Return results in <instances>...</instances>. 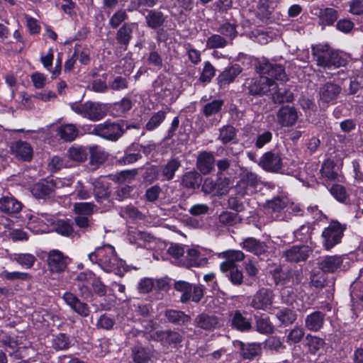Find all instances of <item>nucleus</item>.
<instances>
[{
  "instance_id": "nucleus-47",
  "label": "nucleus",
  "mask_w": 363,
  "mask_h": 363,
  "mask_svg": "<svg viewBox=\"0 0 363 363\" xmlns=\"http://www.w3.org/2000/svg\"><path fill=\"white\" fill-rule=\"evenodd\" d=\"M186 253L184 259H181L182 264L187 267H199L201 263L200 252L196 249H188Z\"/></svg>"
},
{
  "instance_id": "nucleus-29",
  "label": "nucleus",
  "mask_w": 363,
  "mask_h": 363,
  "mask_svg": "<svg viewBox=\"0 0 363 363\" xmlns=\"http://www.w3.org/2000/svg\"><path fill=\"white\" fill-rule=\"evenodd\" d=\"M241 72V68L238 65H234L227 67L218 76V83L220 86L229 84L233 82L235 77Z\"/></svg>"
},
{
  "instance_id": "nucleus-53",
  "label": "nucleus",
  "mask_w": 363,
  "mask_h": 363,
  "mask_svg": "<svg viewBox=\"0 0 363 363\" xmlns=\"http://www.w3.org/2000/svg\"><path fill=\"white\" fill-rule=\"evenodd\" d=\"M96 206L91 202L76 203L74 205V212L80 216H90L94 213Z\"/></svg>"
},
{
  "instance_id": "nucleus-27",
  "label": "nucleus",
  "mask_w": 363,
  "mask_h": 363,
  "mask_svg": "<svg viewBox=\"0 0 363 363\" xmlns=\"http://www.w3.org/2000/svg\"><path fill=\"white\" fill-rule=\"evenodd\" d=\"M145 19L147 27L152 29H157L164 24L166 16L159 10L150 9L147 10Z\"/></svg>"
},
{
  "instance_id": "nucleus-10",
  "label": "nucleus",
  "mask_w": 363,
  "mask_h": 363,
  "mask_svg": "<svg viewBox=\"0 0 363 363\" xmlns=\"http://www.w3.org/2000/svg\"><path fill=\"white\" fill-rule=\"evenodd\" d=\"M342 88L337 84L326 82L318 90L319 101L325 104H334L340 94Z\"/></svg>"
},
{
  "instance_id": "nucleus-60",
  "label": "nucleus",
  "mask_w": 363,
  "mask_h": 363,
  "mask_svg": "<svg viewBox=\"0 0 363 363\" xmlns=\"http://www.w3.org/2000/svg\"><path fill=\"white\" fill-rule=\"evenodd\" d=\"M223 273L235 286H240L243 283V274L238 267Z\"/></svg>"
},
{
  "instance_id": "nucleus-23",
  "label": "nucleus",
  "mask_w": 363,
  "mask_h": 363,
  "mask_svg": "<svg viewBox=\"0 0 363 363\" xmlns=\"http://www.w3.org/2000/svg\"><path fill=\"white\" fill-rule=\"evenodd\" d=\"M137 24L135 23H124L117 31L116 39L118 44L124 47L126 50L132 38L133 32Z\"/></svg>"
},
{
  "instance_id": "nucleus-64",
  "label": "nucleus",
  "mask_w": 363,
  "mask_h": 363,
  "mask_svg": "<svg viewBox=\"0 0 363 363\" xmlns=\"http://www.w3.org/2000/svg\"><path fill=\"white\" fill-rule=\"evenodd\" d=\"M307 345L311 353H315L324 345V340L316 336L308 335L306 336Z\"/></svg>"
},
{
  "instance_id": "nucleus-16",
  "label": "nucleus",
  "mask_w": 363,
  "mask_h": 363,
  "mask_svg": "<svg viewBox=\"0 0 363 363\" xmlns=\"http://www.w3.org/2000/svg\"><path fill=\"white\" fill-rule=\"evenodd\" d=\"M342 262L343 257L341 255H327L321 257L317 264L324 273H334L340 268Z\"/></svg>"
},
{
  "instance_id": "nucleus-30",
  "label": "nucleus",
  "mask_w": 363,
  "mask_h": 363,
  "mask_svg": "<svg viewBox=\"0 0 363 363\" xmlns=\"http://www.w3.org/2000/svg\"><path fill=\"white\" fill-rule=\"evenodd\" d=\"M155 338L157 340L168 344H178L182 341V336L173 330H160L155 333Z\"/></svg>"
},
{
  "instance_id": "nucleus-63",
  "label": "nucleus",
  "mask_w": 363,
  "mask_h": 363,
  "mask_svg": "<svg viewBox=\"0 0 363 363\" xmlns=\"http://www.w3.org/2000/svg\"><path fill=\"white\" fill-rule=\"evenodd\" d=\"M55 231L62 235H69L73 232V228L69 220H60L57 222Z\"/></svg>"
},
{
  "instance_id": "nucleus-36",
  "label": "nucleus",
  "mask_w": 363,
  "mask_h": 363,
  "mask_svg": "<svg viewBox=\"0 0 363 363\" xmlns=\"http://www.w3.org/2000/svg\"><path fill=\"white\" fill-rule=\"evenodd\" d=\"M11 259L25 269L33 267L37 260L36 257L30 253H14L11 256Z\"/></svg>"
},
{
  "instance_id": "nucleus-33",
  "label": "nucleus",
  "mask_w": 363,
  "mask_h": 363,
  "mask_svg": "<svg viewBox=\"0 0 363 363\" xmlns=\"http://www.w3.org/2000/svg\"><path fill=\"white\" fill-rule=\"evenodd\" d=\"M152 357L150 350L141 345L132 348V357L135 363H147Z\"/></svg>"
},
{
  "instance_id": "nucleus-50",
  "label": "nucleus",
  "mask_w": 363,
  "mask_h": 363,
  "mask_svg": "<svg viewBox=\"0 0 363 363\" xmlns=\"http://www.w3.org/2000/svg\"><path fill=\"white\" fill-rule=\"evenodd\" d=\"M223 106V100L215 99L203 106V113L206 117L211 116L220 112Z\"/></svg>"
},
{
  "instance_id": "nucleus-19",
  "label": "nucleus",
  "mask_w": 363,
  "mask_h": 363,
  "mask_svg": "<svg viewBox=\"0 0 363 363\" xmlns=\"http://www.w3.org/2000/svg\"><path fill=\"white\" fill-rule=\"evenodd\" d=\"M65 303L77 314L82 317H87L90 311L86 303L82 302L75 295L66 292L62 296Z\"/></svg>"
},
{
  "instance_id": "nucleus-25",
  "label": "nucleus",
  "mask_w": 363,
  "mask_h": 363,
  "mask_svg": "<svg viewBox=\"0 0 363 363\" xmlns=\"http://www.w3.org/2000/svg\"><path fill=\"white\" fill-rule=\"evenodd\" d=\"M325 320L324 313L319 311H314L306 317L305 326L308 330L317 332L323 327Z\"/></svg>"
},
{
  "instance_id": "nucleus-44",
  "label": "nucleus",
  "mask_w": 363,
  "mask_h": 363,
  "mask_svg": "<svg viewBox=\"0 0 363 363\" xmlns=\"http://www.w3.org/2000/svg\"><path fill=\"white\" fill-rule=\"evenodd\" d=\"M237 135V130L232 125H223L219 129V140L223 144H227L235 139Z\"/></svg>"
},
{
  "instance_id": "nucleus-35",
  "label": "nucleus",
  "mask_w": 363,
  "mask_h": 363,
  "mask_svg": "<svg viewBox=\"0 0 363 363\" xmlns=\"http://www.w3.org/2000/svg\"><path fill=\"white\" fill-rule=\"evenodd\" d=\"M193 284L185 281H176L174 289L182 294L180 301L186 303L191 300Z\"/></svg>"
},
{
  "instance_id": "nucleus-45",
  "label": "nucleus",
  "mask_w": 363,
  "mask_h": 363,
  "mask_svg": "<svg viewBox=\"0 0 363 363\" xmlns=\"http://www.w3.org/2000/svg\"><path fill=\"white\" fill-rule=\"evenodd\" d=\"M228 45H231L228 40L220 34H213L206 40L208 49L224 48Z\"/></svg>"
},
{
  "instance_id": "nucleus-31",
  "label": "nucleus",
  "mask_w": 363,
  "mask_h": 363,
  "mask_svg": "<svg viewBox=\"0 0 363 363\" xmlns=\"http://www.w3.org/2000/svg\"><path fill=\"white\" fill-rule=\"evenodd\" d=\"M303 279L301 269H290L287 272H281L279 274V280L275 277V282L279 284L281 281L284 284L291 283L293 284H299Z\"/></svg>"
},
{
  "instance_id": "nucleus-52",
  "label": "nucleus",
  "mask_w": 363,
  "mask_h": 363,
  "mask_svg": "<svg viewBox=\"0 0 363 363\" xmlns=\"http://www.w3.org/2000/svg\"><path fill=\"white\" fill-rule=\"evenodd\" d=\"M128 18L126 10L121 9L116 11L109 18L108 25L112 28H118L123 22Z\"/></svg>"
},
{
  "instance_id": "nucleus-9",
  "label": "nucleus",
  "mask_w": 363,
  "mask_h": 363,
  "mask_svg": "<svg viewBox=\"0 0 363 363\" xmlns=\"http://www.w3.org/2000/svg\"><path fill=\"white\" fill-rule=\"evenodd\" d=\"M258 165L267 172L279 173L283 168L282 157L279 153L268 151L261 156Z\"/></svg>"
},
{
  "instance_id": "nucleus-34",
  "label": "nucleus",
  "mask_w": 363,
  "mask_h": 363,
  "mask_svg": "<svg viewBox=\"0 0 363 363\" xmlns=\"http://www.w3.org/2000/svg\"><path fill=\"white\" fill-rule=\"evenodd\" d=\"M202 182V177L196 171H189L185 173L182 179V184L187 189H195L198 188Z\"/></svg>"
},
{
  "instance_id": "nucleus-24",
  "label": "nucleus",
  "mask_w": 363,
  "mask_h": 363,
  "mask_svg": "<svg viewBox=\"0 0 363 363\" xmlns=\"http://www.w3.org/2000/svg\"><path fill=\"white\" fill-rule=\"evenodd\" d=\"M241 247L255 255H264L267 252L266 244L254 238H247L240 244Z\"/></svg>"
},
{
  "instance_id": "nucleus-3",
  "label": "nucleus",
  "mask_w": 363,
  "mask_h": 363,
  "mask_svg": "<svg viewBox=\"0 0 363 363\" xmlns=\"http://www.w3.org/2000/svg\"><path fill=\"white\" fill-rule=\"evenodd\" d=\"M312 55L316 65L323 68H338L345 64V60L340 53L328 45L312 46Z\"/></svg>"
},
{
  "instance_id": "nucleus-20",
  "label": "nucleus",
  "mask_w": 363,
  "mask_h": 363,
  "mask_svg": "<svg viewBox=\"0 0 363 363\" xmlns=\"http://www.w3.org/2000/svg\"><path fill=\"white\" fill-rule=\"evenodd\" d=\"M215 157L212 152H200L196 158V168L203 175L209 174L214 169Z\"/></svg>"
},
{
  "instance_id": "nucleus-28",
  "label": "nucleus",
  "mask_w": 363,
  "mask_h": 363,
  "mask_svg": "<svg viewBox=\"0 0 363 363\" xmlns=\"http://www.w3.org/2000/svg\"><path fill=\"white\" fill-rule=\"evenodd\" d=\"M182 166L181 160L178 157L170 159L164 165L161 167V174L163 177V180H172L175 172Z\"/></svg>"
},
{
  "instance_id": "nucleus-39",
  "label": "nucleus",
  "mask_w": 363,
  "mask_h": 363,
  "mask_svg": "<svg viewBox=\"0 0 363 363\" xmlns=\"http://www.w3.org/2000/svg\"><path fill=\"white\" fill-rule=\"evenodd\" d=\"M73 164L67 157L55 155L52 157L48 164V169L50 172L55 173L62 168H70Z\"/></svg>"
},
{
  "instance_id": "nucleus-59",
  "label": "nucleus",
  "mask_w": 363,
  "mask_h": 363,
  "mask_svg": "<svg viewBox=\"0 0 363 363\" xmlns=\"http://www.w3.org/2000/svg\"><path fill=\"white\" fill-rule=\"evenodd\" d=\"M1 277L8 281H27L31 279V276L26 272H8L4 271L1 273Z\"/></svg>"
},
{
  "instance_id": "nucleus-6",
  "label": "nucleus",
  "mask_w": 363,
  "mask_h": 363,
  "mask_svg": "<svg viewBox=\"0 0 363 363\" xmlns=\"http://www.w3.org/2000/svg\"><path fill=\"white\" fill-rule=\"evenodd\" d=\"M260 182V178L257 174L247 169H244L241 172L240 180L233 190L239 197H244L245 195L254 194Z\"/></svg>"
},
{
  "instance_id": "nucleus-56",
  "label": "nucleus",
  "mask_w": 363,
  "mask_h": 363,
  "mask_svg": "<svg viewBox=\"0 0 363 363\" xmlns=\"http://www.w3.org/2000/svg\"><path fill=\"white\" fill-rule=\"evenodd\" d=\"M305 335L304 329L301 326H295L291 329L286 336V342L296 344L301 341Z\"/></svg>"
},
{
  "instance_id": "nucleus-51",
  "label": "nucleus",
  "mask_w": 363,
  "mask_h": 363,
  "mask_svg": "<svg viewBox=\"0 0 363 363\" xmlns=\"http://www.w3.org/2000/svg\"><path fill=\"white\" fill-rule=\"evenodd\" d=\"M138 174V170L130 169L121 171L114 175L113 181L120 183H130Z\"/></svg>"
},
{
  "instance_id": "nucleus-42",
  "label": "nucleus",
  "mask_w": 363,
  "mask_h": 363,
  "mask_svg": "<svg viewBox=\"0 0 363 363\" xmlns=\"http://www.w3.org/2000/svg\"><path fill=\"white\" fill-rule=\"evenodd\" d=\"M93 187V194L96 201L99 202L102 199H106L109 197L110 192L108 187L99 179H95L91 182Z\"/></svg>"
},
{
  "instance_id": "nucleus-18",
  "label": "nucleus",
  "mask_w": 363,
  "mask_h": 363,
  "mask_svg": "<svg viewBox=\"0 0 363 363\" xmlns=\"http://www.w3.org/2000/svg\"><path fill=\"white\" fill-rule=\"evenodd\" d=\"M234 345L239 351L240 356L245 359H252L262 352L260 343H245L239 340L234 342Z\"/></svg>"
},
{
  "instance_id": "nucleus-7",
  "label": "nucleus",
  "mask_w": 363,
  "mask_h": 363,
  "mask_svg": "<svg viewBox=\"0 0 363 363\" xmlns=\"http://www.w3.org/2000/svg\"><path fill=\"white\" fill-rule=\"evenodd\" d=\"M346 225L337 220H333L322 232V244L325 250H329L341 242Z\"/></svg>"
},
{
  "instance_id": "nucleus-11",
  "label": "nucleus",
  "mask_w": 363,
  "mask_h": 363,
  "mask_svg": "<svg viewBox=\"0 0 363 363\" xmlns=\"http://www.w3.org/2000/svg\"><path fill=\"white\" fill-rule=\"evenodd\" d=\"M69 258L58 250H52L48 252L47 263L49 270L52 273H61L67 267Z\"/></svg>"
},
{
  "instance_id": "nucleus-58",
  "label": "nucleus",
  "mask_w": 363,
  "mask_h": 363,
  "mask_svg": "<svg viewBox=\"0 0 363 363\" xmlns=\"http://www.w3.org/2000/svg\"><path fill=\"white\" fill-rule=\"evenodd\" d=\"M239 221L238 214L228 211H223L218 216V222L221 225L232 226Z\"/></svg>"
},
{
  "instance_id": "nucleus-2",
  "label": "nucleus",
  "mask_w": 363,
  "mask_h": 363,
  "mask_svg": "<svg viewBox=\"0 0 363 363\" xmlns=\"http://www.w3.org/2000/svg\"><path fill=\"white\" fill-rule=\"evenodd\" d=\"M88 257L92 263L99 264L106 272L118 273L123 265V261L118 258L114 247L110 245L96 248Z\"/></svg>"
},
{
  "instance_id": "nucleus-62",
  "label": "nucleus",
  "mask_w": 363,
  "mask_h": 363,
  "mask_svg": "<svg viewBox=\"0 0 363 363\" xmlns=\"http://www.w3.org/2000/svg\"><path fill=\"white\" fill-rule=\"evenodd\" d=\"M250 38L255 42L260 44H267L272 38L261 28H257L251 32Z\"/></svg>"
},
{
  "instance_id": "nucleus-37",
  "label": "nucleus",
  "mask_w": 363,
  "mask_h": 363,
  "mask_svg": "<svg viewBox=\"0 0 363 363\" xmlns=\"http://www.w3.org/2000/svg\"><path fill=\"white\" fill-rule=\"evenodd\" d=\"M268 94L272 96V101L275 104L289 103L294 99V95L291 92L286 91L285 89L281 91V89L278 87L277 83L276 88L274 90H270Z\"/></svg>"
},
{
  "instance_id": "nucleus-14",
  "label": "nucleus",
  "mask_w": 363,
  "mask_h": 363,
  "mask_svg": "<svg viewBox=\"0 0 363 363\" xmlns=\"http://www.w3.org/2000/svg\"><path fill=\"white\" fill-rule=\"evenodd\" d=\"M247 312L235 310L229 314V323L232 328L240 332H248L252 329L250 318L246 317Z\"/></svg>"
},
{
  "instance_id": "nucleus-55",
  "label": "nucleus",
  "mask_w": 363,
  "mask_h": 363,
  "mask_svg": "<svg viewBox=\"0 0 363 363\" xmlns=\"http://www.w3.org/2000/svg\"><path fill=\"white\" fill-rule=\"evenodd\" d=\"M3 346L8 347L11 350V352H9L11 357H13L15 359H20L21 355L18 353L17 341L11 336H5L1 340Z\"/></svg>"
},
{
  "instance_id": "nucleus-41",
  "label": "nucleus",
  "mask_w": 363,
  "mask_h": 363,
  "mask_svg": "<svg viewBox=\"0 0 363 363\" xmlns=\"http://www.w3.org/2000/svg\"><path fill=\"white\" fill-rule=\"evenodd\" d=\"M165 317L169 322L178 325H182L191 320L189 315L182 311L173 309L167 310L165 311Z\"/></svg>"
},
{
  "instance_id": "nucleus-61",
  "label": "nucleus",
  "mask_w": 363,
  "mask_h": 363,
  "mask_svg": "<svg viewBox=\"0 0 363 363\" xmlns=\"http://www.w3.org/2000/svg\"><path fill=\"white\" fill-rule=\"evenodd\" d=\"M216 69L213 66L206 61L203 64V68L199 77V80L202 82H209L214 77Z\"/></svg>"
},
{
  "instance_id": "nucleus-26",
  "label": "nucleus",
  "mask_w": 363,
  "mask_h": 363,
  "mask_svg": "<svg viewBox=\"0 0 363 363\" xmlns=\"http://www.w3.org/2000/svg\"><path fill=\"white\" fill-rule=\"evenodd\" d=\"M53 190V184L48 181L36 183L33 184L30 189V191L35 197L43 199L52 196Z\"/></svg>"
},
{
  "instance_id": "nucleus-40",
  "label": "nucleus",
  "mask_w": 363,
  "mask_h": 363,
  "mask_svg": "<svg viewBox=\"0 0 363 363\" xmlns=\"http://www.w3.org/2000/svg\"><path fill=\"white\" fill-rule=\"evenodd\" d=\"M237 26L235 23L225 22L219 25L216 28V31L223 37L227 38L230 44L233 43V39L237 36Z\"/></svg>"
},
{
  "instance_id": "nucleus-5",
  "label": "nucleus",
  "mask_w": 363,
  "mask_h": 363,
  "mask_svg": "<svg viewBox=\"0 0 363 363\" xmlns=\"http://www.w3.org/2000/svg\"><path fill=\"white\" fill-rule=\"evenodd\" d=\"M71 109L77 114L94 122L101 120L107 113L106 104L91 101L83 104L73 103L71 104Z\"/></svg>"
},
{
  "instance_id": "nucleus-46",
  "label": "nucleus",
  "mask_w": 363,
  "mask_h": 363,
  "mask_svg": "<svg viewBox=\"0 0 363 363\" xmlns=\"http://www.w3.org/2000/svg\"><path fill=\"white\" fill-rule=\"evenodd\" d=\"M67 159L72 162H82L86 160V150L82 147H71L66 153Z\"/></svg>"
},
{
  "instance_id": "nucleus-43",
  "label": "nucleus",
  "mask_w": 363,
  "mask_h": 363,
  "mask_svg": "<svg viewBox=\"0 0 363 363\" xmlns=\"http://www.w3.org/2000/svg\"><path fill=\"white\" fill-rule=\"evenodd\" d=\"M276 317L282 325L287 326L292 324L296 320L297 315L291 309L283 308L277 311Z\"/></svg>"
},
{
  "instance_id": "nucleus-22",
  "label": "nucleus",
  "mask_w": 363,
  "mask_h": 363,
  "mask_svg": "<svg viewBox=\"0 0 363 363\" xmlns=\"http://www.w3.org/2000/svg\"><path fill=\"white\" fill-rule=\"evenodd\" d=\"M219 320L217 316L204 313L198 315L194 320V324L196 328L208 331L216 329Z\"/></svg>"
},
{
  "instance_id": "nucleus-1",
  "label": "nucleus",
  "mask_w": 363,
  "mask_h": 363,
  "mask_svg": "<svg viewBox=\"0 0 363 363\" xmlns=\"http://www.w3.org/2000/svg\"><path fill=\"white\" fill-rule=\"evenodd\" d=\"M256 72L260 75L259 79H247L243 84V91L247 94L257 96L268 95L270 90L276 88V82L273 78L281 82L288 80L284 68L267 58H257L255 61Z\"/></svg>"
},
{
  "instance_id": "nucleus-21",
  "label": "nucleus",
  "mask_w": 363,
  "mask_h": 363,
  "mask_svg": "<svg viewBox=\"0 0 363 363\" xmlns=\"http://www.w3.org/2000/svg\"><path fill=\"white\" fill-rule=\"evenodd\" d=\"M22 203L11 195L2 196L0 198V211L8 215H14L22 209Z\"/></svg>"
},
{
  "instance_id": "nucleus-38",
  "label": "nucleus",
  "mask_w": 363,
  "mask_h": 363,
  "mask_svg": "<svg viewBox=\"0 0 363 363\" xmlns=\"http://www.w3.org/2000/svg\"><path fill=\"white\" fill-rule=\"evenodd\" d=\"M57 135L63 140L67 142H71L74 140L77 136L78 130L74 124H65L62 125L58 128Z\"/></svg>"
},
{
  "instance_id": "nucleus-8",
  "label": "nucleus",
  "mask_w": 363,
  "mask_h": 363,
  "mask_svg": "<svg viewBox=\"0 0 363 363\" xmlns=\"http://www.w3.org/2000/svg\"><path fill=\"white\" fill-rule=\"evenodd\" d=\"M274 294L267 288L259 289L252 297L250 306L257 311H267L273 304Z\"/></svg>"
},
{
  "instance_id": "nucleus-12",
  "label": "nucleus",
  "mask_w": 363,
  "mask_h": 363,
  "mask_svg": "<svg viewBox=\"0 0 363 363\" xmlns=\"http://www.w3.org/2000/svg\"><path fill=\"white\" fill-rule=\"evenodd\" d=\"M311 249L306 245H294L283 251L282 257L291 263L305 262L309 257Z\"/></svg>"
},
{
  "instance_id": "nucleus-57",
  "label": "nucleus",
  "mask_w": 363,
  "mask_h": 363,
  "mask_svg": "<svg viewBox=\"0 0 363 363\" xmlns=\"http://www.w3.org/2000/svg\"><path fill=\"white\" fill-rule=\"evenodd\" d=\"M166 112L159 111L155 113L148 122L146 123L145 128L147 130H153L157 128L165 119Z\"/></svg>"
},
{
  "instance_id": "nucleus-17",
  "label": "nucleus",
  "mask_w": 363,
  "mask_h": 363,
  "mask_svg": "<svg viewBox=\"0 0 363 363\" xmlns=\"http://www.w3.org/2000/svg\"><path fill=\"white\" fill-rule=\"evenodd\" d=\"M277 122L281 126H292L297 119L298 113L296 110L290 106H284L279 108L277 113Z\"/></svg>"
},
{
  "instance_id": "nucleus-49",
  "label": "nucleus",
  "mask_w": 363,
  "mask_h": 363,
  "mask_svg": "<svg viewBox=\"0 0 363 363\" xmlns=\"http://www.w3.org/2000/svg\"><path fill=\"white\" fill-rule=\"evenodd\" d=\"M256 328L257 332L261 334H272L274 331V326L269 318H257Z\"/></svg>"
},
{
  "instance_id": "nucleus-54",
  "label": "nucleus",
  "mask_w": 363,
  "mask_h": 363,
  "mask_svg": "<svg viewBox=\"0 0 363 363\" xmlns=\"http://www.w3.org/2000/svg\"><path fill=\"white\" fill-rule=\"evenodd\" d=\"M76 60H79L81 64L87 65L90 61V51L87 48H83L82 45L77 44L74 46V52L73 53Z\"/></svg>"
},
{
  "instance_id": "nucleus-13",
  "label": "nucleus",
  "mask_w": 363,
  "mask_h": 363,
  "mask_svg": "<svg viewBox=\"0 0 363 363\" xmlns=\"http://www.w3.org/2000/svg\"><path fill=\"white\" fill-rule=\"evenodd\" d=\"M11 153L18 160L30 162L33 158V150L30 144L21 140L13 141L10 146Z\"/></svg>"
},
{
  "instance_id": "nucleus-32",
  "label": "nucleus",
  "mask_w": 363,
  "mask_h": 363,
  "mask_svg": "<svg viewBox=\"0 0 363 363\" xmlns=\"http://www.w3.org/2000/svg\"><path fill=\"white\" fill-rule=\"evenodd\" d=\"M350 296L354 303H362L363 308V269L360 271L358 279L351 285Z\"/></svg>"
},
{
  "instance_id": "nucleus-15",
  "label": "nucleus",
  "mask_w": 363,
  "mask_h": 363,
  "mask_svg": "<svg viewBox=\"0 0 363 363\" xmlns=\"http://www.w3.org/2000/svg\"><path fill=\"white\" fill-rule=\"evenodd\" d=\"M311 12L319 18V23L323 27L333 25L339 16L338 11L333 8L313 6Z\"/></svg>"
},
{
  "instance_id": "nucleus-48",
  "label": "nucleus",
  "mask_w": 363,
  "mask_h": 363,
  "mask_svg": "<svg viewBox=\"0 0 363 363\" xmlns=\"http://www.w3.org/2000/svg\"><path fill=\"white\" fill-rule=\"evenodd\" d=\"M70 346V340L65 333H59L52 339V347L55 350H67Z\"/></svg>"
},
{
  "instance_id": "nucleus-4",
  "label": "nucleus",
  "mask_w": 363,
  "mask_h": 363,
  "mask_svg": "<svg viewBox=\"0 0 363 363\" xmlns=\"http://www.w3.org/2000/svg\"><path fill=\"white\" fill-rule=\"evenodd\" d=\"M131 128H139L136 125H128L123 120L118 122L106 121L103 123L95 125L91 133L106 140L116 141L123 135L126 130Z\"/></svg>"
}]
</instances>
